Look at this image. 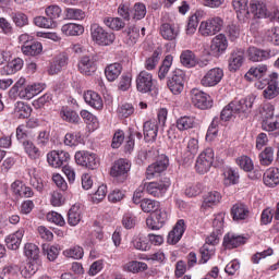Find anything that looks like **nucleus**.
I'll list each match as a JSON object with an SVG mask.
<instances>
[{
    "mask_svg": "<svg viewBox=\"0 0 279 279\" xmlns=\"http://www.w3.org/2000/svg\"><path fill=\"white\" fill-rule=\"evenodd\" d=\"M92 40L97 45H101L102 47H108L114 43L116 36L114 33H110L106 31L104 27L99 26V24H93L90 26Z\"/></svg>",
    "mask_w": 279,
    "mask_h": 279,
    "instance_id": "1",
    "label": "nucleus"
},
{
    "mask_svg": "<svg viewBox=\"0 0 279 279\" xmlns=\"http://www.w3.org/2000/svg\"><path fill=\"white\" fill-rule=\"evenodd\" d=\"M213 162H215V151L213 148H206L196 159L195 169L197 173H201L202 175L208 173L210 167H213Z\"/></svg>",
    "mask_w": 279,
    "mask_h": 279,
    "instance_id": "2",
    "label": "nucleus"
},
{
    "mask_svg": "<svg viewBox=\"0 0 279 279\" xmlns=\"http://www.w3.org/2000/svg\"><path fill=\"white\" fill-rule=\"evenodd\" d=\"M221 27H223V20L221 17H211L201 23L198 32L201 36H215V34L221 32Z\"/></svg>",
    "mask_w": 279,
    "mask_h": 279,
    "instance_id": "3",
    "label": "nucleus"
},
{
    "mask_svg": "<svg viewBox=\"0 0 279 279\" xmlns=\"http://www.w3.org/2000/svg\"><path fill=\"white\" fill-rule=\"evenodd\" d=\"M186 74L182 70L175 69L168 80V88L173 95H181L182 90H184Z\"/></svg>",
    "mask_w": 279,
    "mask_h": 279,
    "instance_id": "4",
    "label": "nucleus"
},
{
    "mask_svg": "<svg viewBox=\"0 0 279 279\" xmlns=\"http://www.w3.org/2000/svg\"><path fill=\"white\" fill-rule=\"evenodd\" d=\"M191 99L193 106L199 110H208V108H213V99L210 96L198 88H193L191 90Z\"/></svg>",
    "mask_w": 279,
    "mask_h": 279,
    "instance_id": "5",
    "label": "nucleus"
},
{
    "mask_svg": "<svg viewBox=\"0 0 279 279\" xmlns=\"http://www.w3.org/2000/svg\"><path fill=\"white\" fill-rule=\"evenodd\" d=\"M142 186L148 195H151L153 197H162V195L167 193L169 186H171V182L169 180H166L158 182L142 183Z\"/></svg>",
    "mask_w": 279,
    "mask_h": 279,
    "instance_id": "6",
    "label": "nucleus"
},
{
    "mask_svg": "<svg viewBox=\"0 0 279 279\" xmlns=\"http://www.w3.org/2000/svg\"><path fill=\"white\" fill-rule=\"evenodd\" d=\"M75 161L81 167H86L87 169H97L99 167V158H97V155L86 150L76 151Z\"/></svg>",
    "mask_w": 279,
    "mask_h": 279,
    "instance_id": "7",
    "label": "nucleus"
},
{
    "mask_svg": "<svg viewBox=\"0 0 279 279\" xmlns=\"http://www.w3.org/2000/svg\"><path fill=\"white\" fill-rule=\"evenodd\" d=\"M223 80V70L221 68H213L205 73L201 80L202 86L213 88Z\"/></svg>",
    "mask_w": 279,
    "mask_h": 279,
    "instance_id": "8",
    "label": "nucleus"
},
{
    "mask_svg": "<svg viewBox=\"0 0 279 279\" xmlns=\"http://www.w3.org/2000/svg\"><path fill=\"white\" fill-rule=\"evenodd\" d=\"M226 49H228V38L226 35L219 34L211 39L208 53L213 58H219L226 53Z\"/></svg>",
    "mask_w": 279,
    "mask_h": 279,
    "instance_id": "9",
    "label": "nucleus"
},
{
    "mask_svg": "<svg viewBox=\"0 0 279 279\" xmlns=\"http://www.w3.org/2000/svg\"><path fill=\"white\" fill-rule=\"evenodd\" d=\"M167 167H169V158L165 155H161L157 161L149 165L146 169V178L147 180H153V178H158L162 171H167Z\"/></svg>",
    "mask_w": 279,
    "mask_h": 279,
    "instance_id": "10",
    "label": "nucleus"
},
{
    "mask_svg": "<svg viewBox=\"0 0 279 279\" xmlns=\"http://www.w3.org/2000/svg\"><path fill=\"white\" fill-rule=\"evenodd\" d=\"M254 101H256V97L248 96L244 99L230 102L229 108H232L234 114H250L252 106H254Z\"/></svg>",
    "mask_w": 279,
    "mask_h": 279,
    "instance_id": "11",
    "label": "nucleus"
},
{
    "mask_svg": "<svg viewBox=\"0 0 279 279\" xmlns=\"http://www.w3.org/2000/svg\"><path fill=\"white\" fill-rule=\"evenodd\" d=\"M136 88L138 93H151L154 88V76L147 71H142L136 77Z\"/></svg>",
    "mask_w": 279,
    "mask_h": 279,
    "instance_id": "12",
    "label": "nucleus"
},
{
    "mask_svg": "<svg viewBox=\"0 0 279 279\" xmlns=\"http://www.w3.org/2000/svg\"><path fill=\"white\" fill-rule=\"evenodd\" d=\"M71 155L64 150H52L48 153L47 160L50 167H54V169H60L64 162H69Z\"/></svg>",
    "mask_w": 279,
    "mask_h": 279,
    "instance_id": "13",
    "label": "nucleus"
},
{
    "mask_svg": "<svg viewBox=\"0 0 279 279\" xmlns=\"http://www.w3.org/2000/svg\"><path fill=\"white\" fill-rule=\"evenodd\" d=\"M78 71L82 73V75H86L90 77L92 75H95L97 72V62L93 57H82L78 61Z\"/></svg>",
    "mask_w": 279,
    "mask_h": 279,
    "instance_id": "14",
    "label": "nucleus"
},
{
    "mask_svg": "<svg viewBox=\"0 0 279 279\" xmlns=\"http://www.w3.org/2000/svg\"><path fill=\"white\" fill-rule=\"evenodd\" d=\"M245 62V50L244 49H235L231 52L228 60V69L231 72H236L239 69L243 66Z\"/></svg>",
    "mask_w": 279,
    "mask_h": 279,
    "instance_id": "15",
    "label": "nucleus"
},
{
    "mask_svg": "<svg viewBox=\"0 0 279 279\" xmlns=\"http://www.w3.org/2000/svg\"><path fill=\"white\" fill-rule=\"evenodd\" d=\"M263 95L265 99H275L279 95V87H278V73L272 72L269 75L268 85L264 89Z\"/></svg>",
    "mask_w": 279,
    "mask_h": 279,
    "instance_id": "16",
    "label": "nucleus"
},
{
    "mask_svg": "<svg viewBox=\"0 0 279 279\" xmlns=\"http://www.w3.org/2000/svg\"><path fill=\"white\" fill-rule=\"evenodd\" d=\"M45 90V87L43 84L37 83V84H32V85H26L24 88L20 89V93H17L20 99H34L36 95H40Z\"/></svg>",
    "mask_w": 279,
    "mask_h": 279,
    "instance_id": "17",
    "label": "nucleus"
},
{
    "mask_svg": "<svg viewBox=\"0 0 279 279\" xmlns=\"http://www.w3.org/2000/svg\"><path fill=\"white\" fill-rule=\"evenodd\" d=\"M130 169H132L130 161L126 159H119L112 166L110 174L112 178H125Z\"/></svg>",
    "mask_w": 279,
    "mask_h": 279,
    "instance_id": "18",
    "label": "nucleus"
},
{
    "mask_svg": "<svg viewBox=\"0 0 279 279\" xmlns=\"http://www.w3.org/2000/svg\"><path fill=\"white\" fill-rule=\"evenodd\" d=\"M122 36L123 43L128 45V47H134V45L138 43V37L141 36V28L131 25L123 31Z\"/></svg>",
    "mask_w": 279,
    "mask_h": 279,
    "instance_id": "19",
    "label": "nucleus"
},
{
    "mask_svg": "<svg viewBox=\"0 0 279 279\" xmlns=\"http://www.w3.org/2000/svg\"><path fill=\"white\" fill-rule=\"evenodd\" d=\"M246 56L251 62H263L271 58V51L263 50L256 47H250L246 51Z\"/></svg>",
    "mask_w": 279,
    "mask_h": 279,
    "instance_id": "20",
    "label": "nucleus"
},
{
    "mask_svg": "<svg viewBox=\"0 0 279 279\" xmlns=\"http://www.w3.org/2000/svg\"><path fill=\"white\" fill-rule=\"evenodd\" d=\"M160 35L165 40H175L180 36V25L163 23L160 26Z\"/></svg>",
    "mask_w": 279,
    "mask_h": 279,
    "instance_id": "21",
    "label": "nucleus"
},
{
    "mask_svg": "<svg viewBox=\"0 0 279 279\" xmlns=\"http://www.w3.org/2000/svg\"><path fill=\"white\" fill-rule=\"evenodd\" d=\"M248 3L247 0H232V5L239 21H247V19H250Z\"/></svg>",
    "mask_w": 279,
    "mask_h": 279,
    "instance_id": "22",
    "label": "nucleus"
},
{
    "mask_svg": "<svg viewBox=\"0 0 279 279\" xmlns=\"http://www.w3.org/2000/svg\"><path fill=\"white\" fill-rule=\"evenodd\" d=\"M66 64H69V57H66V54H59L50 63V66L48 69L49 75H58V73H61Z\"/></svg>",
    "mask_w": 279,
    "mask_h": 279,
    "instance_id": "23",
    "label": "nucleus"
},
{
    "mask_svg": "<svg viewBox=\"0 0 279 279\" xmlns=\"http://www.w3.org/2000/svg\"><path fill=\"white\" fill-rule=\"evenodd\" d=\"M184 220H179L174 228L169 232L168 234V243L170 245H175V243H179L182 236L184 235Z\"/></svg>",
    "mask_w": 279,
    "mask_h": 279,
    "instance_id": "24",
    "label": "nucleus"
},
{
    "mask_svg": "<svg viewBox=\"0 0 279 279\" xmlns=\"http://www.w3.org/2000/svg\"><path fill=\"white\" fill-rule=\"evenodd\" d=\"M24 234H25V230L23 229H20L14 233L9 234L5 238V245L8 250H13V251L19 250V247H21V242L23 241Z\"/></svg>",
    "mask_w": 279,
    "mask_h": 279,
    "instance_id": "25",
    "label": "nucleus"
},
{
    "mask_svg": "<svg viewBox=\"0 0 279 279\" xmlns=\"http://www.w3.org/2000/svg\"><path fill=\"white\" fill-rule=\"evenodd\" d=\"M158 136V122L156 120L146 121L144 123V138L146 143H153Z\"/></svg>",
    "mask_w": 279,
    "mask_h": 279,
    "instance_id": "26",
    "label": "nucleus"
},
{
    "mask_svg": "<svg viewBox=\"0 0 279 279\" xmlns=\"http://www.w3.org/2000/svg\"><path fill=\"white\" fill-rule=\"evenodd\" d=\"M245 239L235 233H227L223 238V247L226 250H234V247H240V245H244Z\"/></svg>",
    "mask_w": 279,
    "mask_h": 279,
    "instance_id": "27",
    "label": "nucleus"
},
{
    "mask_svg": "<svg viewBox=\"0 0 279 279\" xmlns=\"http://www.w3.org/2000/svg\"><path fill=\"white\" fill-rule=\"evenodd\" d=\"M250 10L256 19H265L267 16V3H265V0H251Z\"/></svg>",
    "mask_w": 279,
    "mask_h": 279,
    "instance_id": "28",
    "label": "nucleus"
},
{
    "mask_svg": "<svg viewBox=\"0 0 279 279\" xmlns=\"http://www.w3.org/2000/svg\"><path fill=\"white\" fill-rule=\"evenodd\" d=\"M264 184L274 189V186H278L279 184V169L278 168H269L265 171L264 177Z\"/></svg>",
    "mask_w": 279,
    "mask_h": 279,
    "instance_id": "29",
    "label": "nucleus"
},
{
    "mask_svg": "<svg viewBox=\"0 0 279 279\" xmlns=\"http://www.w3.org/2000/svg\"><path fill=\"white\" fill-rule=\"evenodd\" d=\"M84 100L88 106L92 108H95L96 110H101L104 108V100L101 99V96L93 90H87L84 94Z\"/></svg>",
    "mask_w": 279,
    "mask_h": 279,
    "instance_id": "30",
    "label": "nucleus"
},
{
    "mask_svg": "<svg viewBox=\"0 0 279 279\" xmlns=\"http://www.w3.org/2000/svg\"><path fill=\"white\" fill-rule=\"evenodd\" d=\"M231 215L234 221H243L250 217V209L245 204L238 203L233 205Z\"/></svg>",
    "mask_w": 279,
    "mask_h": 279,
    "instance_id": "31",
    "label": "nucleus"
},
{
    "mask_svg": "<svg viewBox=\"0 0 279 279\" xmlns=\"http://www.w3.org/2000/svg\"><path fill=\"white\" fill-rule=\"evenodd\" d=\"M267 76V65L260 64L257 66L251 68L245 74V80L252 82V80H263V77Z\"/></svg>",
    "mask_w": 279,
    "mask_h": 279,
    "instance_id": "32",
    "label": "nucleus"
},
{
    "mask_svg": "<svg viewBox=\"0 0 279 279\" xmlns=\"http://www.w3.org/2000/svg\"><path fill=\"white\" fill-rule=\"evenodd\" d=\"M132 245L133 247H135V250H140L141 252H147L151 247V245L149 244V239L143 233H136L133 236Z\"/></svg>",
    "mask_w": 279,
    "mask_h": 279,
    "instance_id": "33",
    "label": "nucleus"
},
{
    "mask_svg": "<svg viewBox=\"0 0 279 279\" xmlns=\"http://www.w3.org/2000/svg\"><path fill=\"white\" fill-rule=\"evenodd\" d=\"M121 71H123L121 63H111L107 65L105 69V75L108 82H114L118 80L119 75H121Z\"/></svg>",
    "mask_w": 279,
    "mask_h": 279,
    "instance_id": "34",
    "label": "nucleus"
},
{
    "mask_svg": "<svg viewBox=\"0 0 279 279\" xmlns=\"http://www.w3.org/2000/svg\"><path fill=\"white\" fill-rule=\"evenodd\" d=\"M61 32L64 36H82L84 27L82 24L68 23L61 27Z\"/></svg>",
    "mask_w": 279,
    "mask_h": 279,
    "instance_id": "35",
    "label": "nucleus"
},
{
    "mask_svg": "<svg viewBox=\"0 0 279 279\" xmlns=\"http://www.w3.org/2000/svg\"><path fill=\"white\" fill-rule=\"evenodd\" d=\"M181 64L187 69H193L197 64V57L192 50H183L180 56Z\"/></svg>",
    "mask_w": 279,
    "mask_h": 279,
    "instance_id": "36",
    "label": "nucleus"
},
{
    "mask_svg": "<svg viewBox=\"0 0 279 279\" xmlns=\"http://www.w3.org/2000/svg\"><path fill=\"white\" fill-rule=\"evenodd\" d=\"M13 113L17 119H27L32 114V107L23 101H17L14 106Z\"/></svg>",
    "mask_w": 279,
    "mask_h": 279,
    "instance_id": "37",
    "label": "nucleus"
},
{
    "mask_svg": "<svg viewBox=\"0 0 279 279\" xmlns=\"http://www.w3.org/2000/svg\"><path fill=\"white\" fill-rule=\"evenodd\" d=\"M82 221V208L80 205H73L68 213V223L77 226Z\"/></svg>",
    "mask_w": 279,
    "mask_h": 279,
    "instance_id": "38",
    "label": "nucleus"
},
{
    "mask_svg": "<svg viewBox=\"0 0 279 279\" xmlns=\"http://www.w3.org/2000/svg\"><path fill=\"white\" fill-rule=\"evenodd\" d=\"M21 49L24 56H39L43 53V44L31 41V44L23 45Z\"/></svg>",
    "mask_w": 279,
    "mask_h": 279,
    "instance_id": "39",
    "label": "nucleus"
},
{
    "mask_svg": "<svg viewBox=\"0 0 279 279\" xmlns=\"http://www.w3.org/2000/svg\"><path fill=\"white\" fill-rule=\"evenodd\" d=\"M24 151L28 155L31 160H38L40 158V149L36 146L35 143L31 141H25L23 143Z\"/></svg>",
    "mask_w": 279,
    "mask_h": 279,
    "instance_id": "40",
    "label": "nucleus"
},
{
    "mask_svg": "<svg viewBox=\"0 0 279 279\" xmlns=\"http://www.w3.org/2000/svg\"><path fill=\"white\" fill-rule=\"evenodd\" d=\"M177 128L180 132H184L186 130H193L195 128V118L194 117H181L177 120Z\"/></svg>",
    "mask_w": 279,
    "mask_h": 279,
    "instance_id": "41",
    "label": "nucleus"
},
{
    "mask_svg": "<svg viewBox=\"0 0 279 279\" xmlns=\"http://www.w3.org/2000/svg\"><path fill=\"white\" fill-rule=\"evenodd\" d=\"M173 64V56L168 54L165 57L161 66L159 68L158 77L159 80H165L171 70Z\"/></svg>",
    "mask_w": 279,
    "mask_h": 279,
    "instance_id": "42",
    "label": "nucleus"
},
{
    "mask_svg": "<svg viewBox=\"0 0 279 279\" xmlns=\"http://www.w3.org/2000/svg\"><path fill=\"white\" fill-rule=\"evenodd\" d=\"M104 24L106 27H109V29H113L116 32H120V29L125 27V22H123L121 17H105Z\"/></svg>",
    "mask_w": 279,
    "mask_h": 279,
    "instance_id": "43",
    "label": "nucleus"
},
{
    "mask_svg": "<svg viewBox=\"0 0 279 279\" xmlns=\"http://www.w3.org/2000/svg\"><path fill=\"white\" fill-rule=\"evenodd\" d=\"M60 117L63 121H68V123H80V116L77 112L63 107L60 111Z\"/></svg>",
    "mask_w": 279,
    "mask_h": 279,
    "instance_id": "44",
    "label": "nucleus"
},
{
    "mask_svg": "<svg viewBox=\"0 0 279 279\" xmlns=\"http://www.w3.org/2000/svg\"><path fill=\"white\" fill-rule=\"evenodd\" d=\"M131 14L134 21H141L147 15V7H145V4H143L142 2H137L131 10Z\"/></svg>",
    "mask_w": 279,
    "mask_h": 279,
    "instance_id": "45",
    "label": "nucleus"
},
{
    "mask_svg": "<svg viewBox=\"0 0 279 279\" xmlns=\"http://www.w3.org/2000/svg\"><path fill=\"white\" fill-rule=\"evenodd\" d=\"M263 130L266 132H274L279 128V118L278 116H272L271 118H264L262 123Z\"/></svg>",
    "mask_w": 279,
    "mask_h": 279,
    "instance_id": "46",
    "label": "nucleus"
},
{
    "mask_svg": "<svg viewBox=\"0 0 279 279\" xmlns=\"http://www.w3.org/2000/svg\"><path fill=\"white\" fill-rule=\"evenodd\" d=\"M274 162V148L266 147L260 154H259V163L263 165V167H269Z\"/></svg>",
    "mask_w": 279,
    "mask_h": 279,
    "instance_id": "47",
    "label": "nucleus"
},
{
    "mask_svg": "<svg viewBox=\"0 0 279 279\" xmlns=\"http://www.w3.org/2000/svg\"><path fill=\"white\" fill-rule=\"evenodd\" d=\"M141 208L143 213H156L160 208V203L158 201L144 198L141 201Z\"/></svg>",
    "mask_w": 279,
    "mask_h": 279,
    "instance_id": "48",
    "label": "nucleus"
},
{
    "mask_svg": "<svg viewBox=\"0 0 279 279\" xmlns=\"http://www.w3.org/2000/svg\"><path fill=\"white\" fill-rule=\"evenodd\" d=\"M23 64H24L23 59L21 58L13 59L4 68V71L7 75H14V73H17V71H21V69H23Z\"/></svg>",
    "mask_w": 279,
    "mask_h": 279,
    "instance_id": "49",
    "label": "nucleus"
},
{
    "mask_svg": "<svg viewBox=\"0 0 279 279\" xmlns=\"http://www.w3.org/2000/svg\"><path fill=\"white\" fill-rule=\"evenodd\" d=\"M125 271H131V274H138V271H147V265L144 262H129L124 265Z\"/></svg>",
    "mask_w": 279,
    "mask_h": 279,
    "instance_id": "50",
    "label": "nucleus"
},
{
    "mask_svg": "<svg viewBox=\"0 0 279 279\" xmlns=\"http://www.w3.org/2000/svg\"><path fill=\"white\" fill-rule=\"evenodd\" d=\"M223 183L226 186H232V184H239V172L234 169H227L223 173Z\"/></svg>",
    "mask_w": 279,
    "mask_h": 279,
    "instance_id": "51",
    "label": "nucleus"
},
{
    "mask_svg": "<svg viewBox=\"0 0 279 279\" xmlns=\"http://www.w3.org/2000/svg\"><path fill=\"white\" fill-rule=\"evenodd\" d=\"M221 202V194L217 191L209 192L206 194L204 198L203 206L210 208V206H215Z\"/></svg>",
    "mask_w": 279,
    "mask_h": 279,
    "instance_id": "52",
    "label": "nucleus"
},
{
    "mask_svg": "<svg viewBox=\"0 0 279 279\" xmlns=\"http://www.w3.org/2000/svg\"><path fill=\"white\" fill-rule=\"evenodd\" d=\"M65 17L68 21H84L86 13H84L81 9L68 8L65 9Z\"/></svg>",
    "mask_w": 279,
    "mask_h": 279,
    "instance_id": "53",
    "label": "nucleus"
},
{
    "mask_svg": "<svg viewBox=\"0 0 279 279\" xmlns=\"http://www.w3.org/2000/svg\"><path fill=\"white\" fill-rule=\"evenodd\" d=\"M215 246L210 244H204L199 252H201V263H207L215 256Z\"/></svg>",
    "mask_w": 279,
    "mask_h": 279,
    "instance_id": "54",
    "label": "nucleus"
},
{
    "mask_svg": "<svg viewBox=\"0 0 279 279\" xmlns=\"http://www.w3.org/2000/svg\"><path fill=\"white\" fill-rule=\"evenodd\" d=\"M63 254L66 256V258H73L74 260H80L84 258V248H82L81 246H72L63 251Z\"/></svg>",
    "mask_w": 279,
    "mask_h": 279,
    "instance_id": "55",
    "label": "nucleus"
},
{
    "mask_svg": "<svg viewBox=\"0 0 279 279\" xmlns=\"http://www.w3.org/2000/svg\"><path fill=\"white\" fill-rule=\"evenodd\" d=\"M24 253L27 258H32L33 260H38V256L40 254V248L34 243H27L24 246Z\"/></svg>",
    "mask_w": 279,
    "mask_h": 279,
    "instance_id": "56",
    "label": "nucleus"
},
{
    "mask_svg": "<svg viewBox=\"0 0 279 279\" xmlns=\"http://www.w3.org/2000/svg\"><path fill=\"white\" fill-rule=\"evenodd\" d=\"M82 143V134L80 133H68L64 137V145L69 147H77Z\"/></svg>",
    "mask_w": 279,
    "mask_h": 279,
    "instance_id": "57",
    "label": "nucleus"
},
{
    "mask_svg": "<svg viewBox=\"0 0 279 279\" xmlns=\"http://www.w3.org/2000/svg\"><path fill=\"white\" fill-rule=\"evenodd\" d=\"M219 118H214L210 126L207 130V134H206V141H215V138H217V134H219V129H217L219 126Z\"/></svg>",
    "mask_w": 279,
    "mask_h": 279,
    "instance_id": "58",
    "label": "nucleus"
},
{
    "mask_svg": "<svg viewBox=\"0 0 279 279\" xmlns=\"http://www.w3.org/2000/svg\"><path fill=\"white\" fill-rule=\"evenodd\" d=\"M34 24L37 27H41L44 29H51L56 25L53 20H50V17H45V16H37V17H35L34 19Z\"/></svg>",
    "mask_w": 279,
    "mask_h": 279,
    "instance_id": "59",
    "label": "nucleus"
},
{
    "mask_svg": "<svg viewBox=\"0 0 279 279\" xmlns=\"http://www.w3.org/2000/svg\"><path fill=\"white\" fill-rule=\"evenodd\" d=\"M158 62H160V52H158V50H155L151 57L146 59L145 69L147 71H154V69L158 66Z\"/></svg>",
    "mask_w": 279,
    "mask_h": 279,
    "instance_id": "60",
    "label": "nucleus"
},
{
    "mask_svg": "<svg viewBox=\"0 0 279 279\" xmlns=\"http://www.w3.org/2000/svg\"><path fill=\"white\" fill-rule=\"evenodd\" d=\"M43 251L44 254L47 255L48 260H56V258H58V255L60 254V248H58V246H53V245H47V244H43Z\"/></svg>",
    "mask_w": 279,
    "mask_h": 279,
    "instance_id": "61",
    "label": "nucleus"
},
{
    "mask_svg": "<svg viewBox=\"0 0 279 279\" xmlns=\"http://www.w3.org/2000/svg\"><path fill=\"white\" fill-rule=\"evenodd\" d=\"M236 165L243 169V171H253L254 170V162L247 156H241L236 159Z\"/></svg>",
    "mask_w": 279,
    "mask_h": 279,
    "instance_id": "62",
    "label": "nucleus"
},
{
    "mask_svg": "<svg viewBox=\"0 0 279 279\" xmlns=\"http://www.w3.org/2000/svg\"><path fill=\"white\" fill-rule=\"evenodd\" d=\"M12 21L16 25V27H25V25L29 24V19L25 13H13Z\"/></svg>",
    "mask_w": 279,
    "mask_h": 279,
    "instance_id": "63",
    "label": "nucleus"
},
{
    "mask_svg": "<svg viewBox=\"0 0 279 279\" xmlns=\"http://www.w3.org/2000/svg\"><path fill=\"white\" fill-rule=\"evenodd\" d=\"M266 40L272 43V45L279 46V28L272 27L266 32Z\"/></svg>",
    "mask_w": 279,
    "mask_h": 279,
    "instance_id": "64",
    "label": "nucleus"
}]
</instances>
